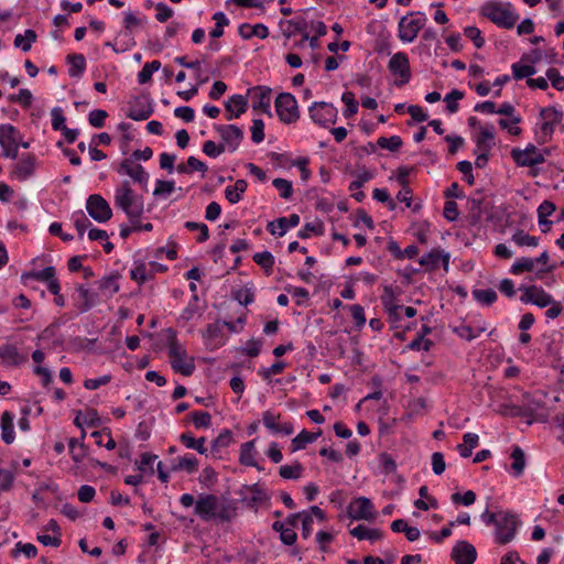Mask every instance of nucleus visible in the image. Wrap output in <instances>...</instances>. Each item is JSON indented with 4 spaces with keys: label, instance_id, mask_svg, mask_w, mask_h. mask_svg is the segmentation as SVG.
<instances>
[{
    "label": "nucleus",
    "instance_id": "nucleus-19",
    "mask_svg": "<svg viewBox=\"0 0 564 564\" xmlns=\"http://www.w3.org/2000/svg\"><path fill=\"white\" fill-rule=\"evenodd\" d=\"M252 101V109L271 116V89L264 86H257L248 90Z\"/></svg>",
    "mask_w": 564,
    "mask_h": 564
},
{
    "label": "nucleus",
    "instance_id": "nucleus-41",
    "mask_svg": "<svg viewBox=\"0 0 564 564\" xmlns=\"http://www.w3.org/2000/svg\"><path fill=\"white\" fill-rule=\"evenodd\" d=\"M521 122L522 117L520 113L510 118H500L498 120L499 127L513 137H519L522 133V129L519 126Z\"/></svg>",
    "mask_w": 564,
    "mask_h": 564
},
{
    "label": "nucleus",
    "instance_id": "nucleus-22",
    "mask_svg": "<svg viewBox=\"0 0 564 564\" xmlns=\"http://www.w3.org/2000/svg\"><path fill=\"white\" fill-rule=\"evenodd\" d=\"M280 414L272 411H265L262 414L263 425L273 434L291 435L294 432L293 424L291 422H280Z\"/></svg>",
    "mask_w": 564,
    "mask_h": 564
},
{
    "label": "nucleus",
    "instance_id": "nucleus-54",
    "mask_svg": "<svg viewBox=\"0 0 564 564\" xmlns=\"http://www.w3.org/2000/svg\"><path fill=\"white\" fill-rule=\"evenodd\" d=\"M533 260L538 276H542V274L550 273L554 270V265L549 264L550 256L546 250H544L539 257L533 258Z\"/></svg>",
    "mask_w": 564,
    "mask_h": 564
},
{
    "label": "nucleus",
    "instance_id": "nucleus-8",
    "mask_svg": "<svg viewBox=\"0 0 564 564\" xmlns=\"http://www.w3.org/2000/svg\"><path fill=\"white\" fill-rule=\"evenodd\" d=\"M549 151H542L533 144H528L524 149H512L511 158L517 165L532 167L545 162V154Z\"/></svg>",
    "mask_w": 564,
    "mask_h": 564
},
{
    "label": "nucleus",
    "instance_id": "nucleus-57",
    "mask_svg": "<svg viewBox=\"0 0 564 564\" xmlns=\"http://www.w3.org/2000/svg\"><path fill=\"white\" fill-rule=\"evenodd\" d=\"M405 173L401 174L398 177V181L402 185V188L399 191L397 195V199L401 203H404L406 207H411L412 204V191L411 188L405 184Z\"/></svg>",
    "mask_w": 564,
    "mask_h": 564
},
{
    "label": "nucleus",
    "instance_id": "nucleus-32",
    "mask_svg": "<svg viewBox=\"0 0 564 564\" xmlns=\"http://www.w3.org/2000/svg\"><path fill=\"white\" fill-rule=\"evenodd\" d=\"M119 172L129 175L133 181L140 184H147L149 181V174L144 171V169L140 164L129 159L124 160L120 164Z\"/></svg>",
    "mask_w": 564,
    "mask_h": 564
},
{
    "label": "nucleus",
    "instance_id": "nucleus-39",
    "mask_svg": "<svg viewBox=\"0 0 564 564\" xmlns=\"http://www.w3.org/2000/svg\"><path fill=\"white\" fill-rule=\"evenodd\" d=\"M132 280L142 284L154 278V270H152L148 263L140 262L135 263L130 271Z\"/></svg>",
    "mask_w": 564,
    "mask_h": 564
},
{
    "label": "nucleus",
    "instance_id": "nucleus-34",
    "mask_svg": "<svg viewBox=\"0 0 564 564\" xmlns=\"http://www.w3.org/2000/svg\"><path fill=\"white\" fill-rule=\"evenodd\" d=\"M322 435V431L317 433H312L306 430H302L292 441H291V453H295L297 451L304 449L308 444L315 442Z\"/></svg>",
    "mask_w": 564,
    "mask_h": 564
},
{
    "label": "nucleus",
    "instance_id": "nucleus-3",
    "mask_svg": "<svg viewBox=\"0 0 564 564\" xmlns=\"http://www.w3.org/2000/svg\"><path fill=\"white\" fill-rule=\"evenodd\" d=\"M167 356L171 362V367L174 371L183 375L191 376L195 370V359L189 356L184 345H182L174 330H167Z\"/></svg>",
    "mask_w": 564,
    "mask_h": 564
},
{
    "label": "nucleus",
    "instance_id": "nucleus-27",
    "mask_svg": "<svg viewBox=\"0 0 564 564\" xmlns=\"http://www.w3.org/2000/svg\"><path fill=\"white\" fill-rule=\"evenodd\" d=\"M300 224V216L292 214L289 217H280L273 221H270L267 226L269 232L273 236L282 237L291 228L296 227Z\"/></svg>",
    "mask_w": 564,
    "mask_h": 564
},
{
    "label": "nucleus",
    "instance_id": "nucleus-63",
    "mask_svg": "<svg viewBox=\"0 0 564 564\" xmlns=\"http://www.w3.org/2000/svg\"><path fill=\"white\" fill-rule=\"evenodd\" d=\"M323 232V226L321 223H308L297 234L301 239H308L312 236H318Z\"/></svg>",
    "mask_w": 564,
    "mask_h": 564
},
{
    "label": "nucleus",
    "instance_id": "nucleus-47",
    "mask_svg": "<svg viewBox=\"0 0 564 564\" xmlns=\"http://www.w3.org/2000/svg\"><path fill=\"white\" fill-rule=\"evenodd\" d=\"M523 272H535L536 268L533 258L522 257L517 259L510 268V273L514 275L522 274Z\"/></svg>",
    "mask_w": 564,
    "mask_h": 564
},
{
    "label": "nucleus",
    "instance_id": "nucleus-51",
    "mask_svg": "<svg viewBox=\"0 0 564 564\" xmlns=\"http://www.w3.org/2000/svg\"><path fill=\"white\" fill-rule=\"evenodd\" d=\"M512 241L520 247H536L540 239L535 236H530L523 230H518L512 235Z\"/></svg>",
    "mask_w": 564,
    "mask_h": 564
},
{
    "label": "nucleus",
    "instance_id": "nucleus-62",
    "mask_svg": "<svg viewBox=\"0 0 564 564\" xmlns=\"http://www.w3.org/2000/svg\"><path fill=\"white\" fill-rule=\"evenodd\" d=\"M377 144L381 149H387V150H390V151H397L402 145V140H401V138L399 135H392L390 138L380 137L377 140Z\"/></svg>",
    "mask_w": 564,
    "mask_h": 564
},
{
    "label": "nucleus",
    "instance_id": "nucleus-4",
    "mask_svg": "<svg viewBox=\"0 0 564 564\" xmlns=\"http://www.w3.org/2000/svg\"><path fill=\"white\" fill-rule=\"evenodd\" d=\"M480 13L482 17L503 29H512L520 18L510 2L500 0H489L485 2L480 7Z\"/></svg>",
    "mask_w": 564,
    "mask_h": 564
},
{
    "label": "nucleus",
    "instance_id": "nucleus-45",
    "mask_svg": "<svg viewBox=\"0 0 564 564\" xmlns=\"http://www.w3.org/2000/svg\"><path fill=\"white\" fill-rule=\"evenodd\" d=\"M36 39L37 35L35 31L28 29L23 33L15 35L14 46L21 48L23 52H29Z\"/></svg>",
    "mask_w": 564,
    "mask_h": 564
},
{
    "label": "nucleus",
    "instance_id": "nucleus-20",
    "mask_svg": "<svg viewBox=\"0 0 564 564\" xmlns=\"http://www.w3.org/2000/svg\"><path fill=\"white\" fill-rule=\"evenodd\" d=\"M152 112L153 109L145 96L133 97L128 102L127 116L133 120H145Z\"/></svg>",
    "mask_w": 564,
    "mask_h": 564
},
{
    "label": "nucleus",
    "instance_id": "nucleus-50",
    "mask_svg": "<svg viewBox=\"0 0 564 564\" xmlns=\"http://www.w3.org/2000/svg\"><path fill=\"white\" fill-rule=\"evenodd\" d=\"M161 68V63L159 61H152L150 63H145L142 69L138 74V83L143 85L151 80L154 72Z\"/></svg>",
    "mask_w": 564,
    "mask_h": 564
},
{
    "label": "nucleus",
    "instance_id": "nucleus-21",
    "mask_svg": "<svg viewBox=\"0 0 564 564\" xmlns=\"http://www.w3.org/2000/svg\"><path fill=\"white\" fill-rule=\"evenodd\" d=\"M239 463L247 467H254L258 470H263L260 464V454L256 447V440L245 442L240 446Z\"/></svg>",
    "mask_w": 564,
    "mask_h": 564
},
{
    "label": "nucleus",
    "instance_id": "nucleus-17",
    "mask_svg": "<svg viewBox=\"0 0 564 564\" xmlns=\"http://www.w3.org/2000/svg\"><path fill=\"white\" fill-rule=\"evenodd\" d=\"M347 513L352 520L370 521L376 518L375 507L369 498L358 497L350 501Z\"/></svg>",
    "mask_w": 564,
    "mask_h": 564
},
{
    "label": "nucleus",
    "instance_id": "nucleus-61",
    "mask_svg": "<svg viewBox=\"0 0 564 564\" xmlns=\"http://www.w3.org/2000/svg\"><path fill=\"white\" fill-rule=\"evenodd\" d=\"M474 297L481 304L490 305L497 301V292L492 289L474 291Z\"/></svg>",
    "mask_w": 564,
    "mask_h": 564
},
{
    "label": "nucleus",
    "instance_id": "nucleus-9",
    "mask_svg": "<svg viewBox=\"0 0 564 564\" xmlns=\"http://www.w3.org/2000/svg\"><path fill=\"white\" fill-rule=\"evenodd\" d=\"M388 69L394 76V84L397 86H403L411 80L410 61L404 52H398L391 56Z\"/></svg>",
    "mask_w": 564,
    "mask_h": 564
},
{
    "label": "nucleus",
    "instance_id": "nucleus-16",
    "mask_svg": "<svg viewBox=\"0 0 564 564\" xmlns=\"http://www.w3.org/2000/svg\"><path fill=\"white\" fill-rule=\"evenodd\" d=\"M214 128L225 145V151L235 152L239 148L243 139L242 129L235 124H216Z\"/></svg>",
    "mask_w": 564,
    "mask_h": 564
},
{
    "label": "nucleus",
    "instance_id": "nucleus-60",
    "mask_svg": "<svg viewBox=\"0 0 564 564\" xmlns=\"http://www.w3.org/2000/svg\"><path fill=\"white\" fill-rule=\"evenodd\" d=\"M53 25L55 29L51 32V35L55 40H61L63 31L68 26V17L65 14H57L53 19Z\"/></svg>",
    "mask_w": 564,
    "mask_h": 564
},
{
    "label": "nucleus",
    "instance_id": "nucleus-53",
    "mask_svg": "<svg viewBox=\"0 0 564 564\" xmlns=\"http://www.w3.org/2000/svg\"><path fill=\"white\" fill-rule=\"evenodd\" d=\"M341 101L345 104L343 111L344 117L350 118L358 111V102L356 101L355 95L351 91H345L341 95Z\"/></svg>",
    "mask_w": 564,
    "mask_h": 564
},
{
    "label": "nucleus",
    "instance_id": "nucleus-24",
    "mask_svg": "<svg viewBox=\"0 0 564 564\" xmlns=\"http://www.w3.org/2000/svg\"><path fill=\"white\" fill-rule=\"evenodd\" d=\"M452 558L456 564H474L477 558V551L469 542L459 541L452 550Z\"/></svg>",
    "mask_w": 564,
    "mask_h": 564
},
{
    "label": "nucleus",
    "instance_id": "nucleus-49",
    "mask_svg": "<svg viewBox=\"0 0 564 564\" xmlns=\"http://www.w3.org/2000/svg\"><path fill=\"white\" fill-rule=\"evenodd\" d=\"M158 456L151 453H143L140 456V459L135 463L137 468L142 474H150L152 475L154 473V463L156 462Z\"/></svg>",
    "mask_w": 564,
    "mask_h": 564
},
{
    "label": "nucleus",
    "instance_id": "nucleus-11",
    "mask_svg": "<svg viewBox=\"0 0 564 564\" xmlns=\"http://www.w3.org/2000/svg\"><path fill=\"white\" fill-rule=\"evenodd\" d=\"M308 113L314 123L326 128L336 122L338 111L329 102L315 101L310 106Z\"/></svg>",
    "mask_w": 564,
    "mask_h": 564
},
{
    "label": "nucleus",
    "instance_id": "nucleus-64",
    "mask_svg": "<svg viewBox=\"0 0 564 564\" xmlns=\"http://www.w3.org/2000/svg\"><path fill=\"white\" fill-rule=\"evenodd\" d=\"M78 296L83 300L80 304V311L84 312L88 310L95 303V294L90 292V290L84 285L77 288Z\"/></svg>",
    "mask_w": 564,
    "mask_h": 564
},
{
    "label": "nucleus",
    "instance_id": "nucleus-30",
    "mask_svg": "<svg viewBox=\"0 0 564 564\" xmlns=\"http://www.w3.org/2000/svg\"><path fill=\"white\" fill-rule=\"evenodd\" d=\"M99 422V416L96 410L86 409L78 411L73 423L82 431V437L86 434V429H94Z\"/></svg>",
    "mask_w": 564,
    "mask_h": 564
},
{
    "label": "nucleus",
    "instance_id": "nucleus-58",
    "mask_svg": "<svg viewBox=\"0 0 564 564\" xmlns=\"http://www.w3.org/2000/svg\"><path fill=\"white\" fill-rule=\"evenodd\" d=\"M272 185L279 191L280 196L283 199H290L293 194V185L285 178H274Z\"/></svg>",
    "mask_w": 564,
    "mask_h": 564
},
{
    "label": "nucleus",
    "instance_id": "nucleus-28",
    "mask_svg": "<svg viewBox=\"0 0 564 564\" xmlns=\"http://www.w3.org/2000/svg\"><path fill=\"white\" fill-rule=\"evenodd\" d=\"M381 303L391 321L401 318L402 306L397 303V297L392 286H384L381 295Z\"/></svg>",
    "mask_w": 564,
    "mask_h": 564
},
{
    "label": "nucleus",
    "instance_id": "nucleus-1",
    "mask_svg": "<svg viewBox=\"0 0 564 564\" xmlns=\"http://www.w3.org/2000/svg\"><path fill=\"white\" fill-rule=\"evenodd\" d=\"M180 503L184 508L194 507V513L203 521L230 522L237 516L234 500L213 494H200L197 499L191 494H183Z\"/></svg>",
    "mask_w": 564,
    "mask_h": 564
},
{
    "label": "nucleus",
    "instance_id": "nucleus-46",
    "mask_svg": "<svg viewBox=\"0 0 564 564\" xmlns=\"http://www.w3.org/2000/svg\"><path fill=\"white\" fill-rule=\"evenodd\" d=\"M198 459L193 454H185L178 458H176V464L174 465L175 470H184L188 474H193L198 468Z\"/></svg>",
    "mask_w": 564,
    "mask_h": 564
},
{
    "label": "nucleus",
    "instance_id": "nucleus-18",
    "mask_svg": "<svg viewBox=\"0 0 564 564\" xmlns=\"http://www.w3.org/2000/svg\"><path fill=\"white\" fill-rule=\"evenodd\" d=\"M449 253L445 252L441 249H432L431 251L424 253L419 263L429 271H434L440 267L447 272L449 267Z\"/></svg>",
    "mask_w": 564,
    "mask_h": 564
},
{
    "label": "nucleus",
    "instance_id": "nucleus-12",
    "mask_svg": "<svg viewBox=\"0 0 564 564\" xmlns=\"http://www.w3.org/2000/svg\"><path fill=\"white\" fill-rule=\"evenodd\" d=\"M519 290L521 292L520 301L523 304L535 305L540 308H544L553 304V296L542 286L522 285Z\"/></svg>",
    "mask_w": 564,
    "mask_h": 564
},
{
    "label": "nucleus",
    "instance_id": "nucleus-15",
    "mask_svg": "<svg viewBox=\"0 0 564 564\" xmlns=\"http://www.w3.org/2000/svg\"><path fill=\"white\" fill-rule=\"evenodd\" d=\"M86 209L89 216L98 223H107L112 217L109 203L98 194H93L87 198Z\"/></svg>",
    "mask_w": 564,
    "mask_h": 564
},
{
    "label": "nucleus",
    "instance_id": "nucleus-2",
    "mask_svg": "<svg viewBox=\"0 0 564 564\" xmlns=\"http://www.w3.org/2000/svg\"><path fill=\"white\" fill-rule=\"evenodd\" d=\"M113 204L116 208L122 210L128 219L141 217L144 213L143 197L137 194L129 182L124 181L118 185L113 194Z\"/></svg>",
    "mask_w": 564,
    "mask_h": 564
},
{
    "label": "nucleus",
    "instance_id": "nucleus-33",
    "mask_svg": "<svg viewBox=\"0 0 564 564\" xmlns=\"http://www.w3.org/2000/svg\"><path fill=\"white\" fill-rule=\"evenodd\" d=\"M239 35L243 40H250L251 37L267 39L269 36V29L263 23L250 24L242 23L239 26Z\"/></svg>",
    "mask_w": 564,
    "mask_h": 564
},
{
    "label": "nucleus",
    "instance_id": "nucleus-6",
    "mask_svg": "<svg viewBox=\"0 0 564 564\" xmlns=\"http://www.w3.org/2000/svg\"><path fill=\"white\" fill-rule=\"evenodd\" d=\"M427 18L421 12H411L398 23V37L402 43H412L425 26Z\"/></svg>",
    "mask_w": 564,
    "mask_h": 564
},
{
    "label": "nucleus",
    "instance_id": "nucleus-55",
    "mask_svg": "<svg viewBox=\"0 0 564 564\" xmlns=\"http://www.w3.org/2000/svg\"><path fill=\"white\" fill-rule=\"evenodd\" d=\"M175 191L174 181L159 180L155 183L153 195L161 198H167Z\"/></svg>",
    "mask_w": 564,
    "mask_h": 564
},
{
    "label": "nucleus",
    "instance_id": "nucleus-42",
    "mask_svg": "<svg viewBox=\"0 0 564 564\" xmlns=\"http://www.w3.org/2000/svg\"><path fill=\"white\" fill-rule=\"evenodd\" d=\"M479 444V436L476 433H465L463 443L457 446L459 455L467 458Z\"/></svg>",
    "mask_w": 564,
    "mask_h": 564
},
{
    "label": "nucleus",
    "instance_id": "nucleus-10",
    "mask_svg": "<svg viewBox=\"0 0 564 564\" xmlns=\"http://www.w3.org/2000/svg\"><path fill=\"white\" fill-rule=\"evenodd\" d=\"M519 520L516 514L509 512H499L496 527V541L500 544H507L516 535Z\"/></svg>",
    "mask_w": 564,
    "mask_h": 564
},
{
    "label": "nucleus",
    "instance_id": "nucleus-36",
    "mask_svg": "<svg viewBox=\"0 0 564 564\" xmlns=\"http://www.w3.org/2000/svg\"><path fill=\"white\" fill-rule=\"evenodd\" d=\"M13 419V414L9 411H4L1 415V437L6 444L13 443L15 438Z\"/></svg>",
    "mask_w": 564,
    "mask_h": 564
},
{
    "label": "nucleus",
    "instance_id": "nucleus-14",
    "mask_svg": "<svg viewBox=\"0 0 564 564\" xmlns=\"http://www.w3.org/2000/svg\"><path fill=\"white\" fill-rule=\"evenodd\" d=\"M326 516L325 512L317 506L311 507L308 510L293 513L290 516V521H294L297 525L299 522L302 524V535L304 539H307L313 531L312 524L314 520L318 522L325 521Z\"/></svg>",
    "mask_w": 564,
    "mask_h": 564
},
{
    "label": "nucleus",
    "instance_id": "nucleus-25",
    "mask_svg": "<svg viewBox=\"0 0 564 564\" xmlns=\"http://www.w3.org/2000/svg\"><path fill=\"white\" fill-rule=\"evenodd\" d=\"M224 323H213L207 325L203 337L205 339V343L207 347L210 350L218 349L219 347L224 346L227 341V337L225 336L223 332Z\"/></svg>",
    "mask_w": 564,
    "mask_h": 564
},
{
    "label": "nucleus",
    "instance_id": "nucleus-26",
    "mask_svg": "<svg viewBox=\"0 0 564 564\" xmlns=\"http://www.w3.org/2000/svg\"><path fill=\"white\" fill-rule=\"evenodd\" d=\"M248 109V99L242 95H232L225 101V118L230 121L242 116Z\"/></svg>",
    "mask_w": 564,
    "mask_h": 564
},
{
    "label": "nucleus",
    "instance_id": "nucleus-35",
    "mask_svg": "<svg viewBox=\"0 0 564 564\" xmlns=\"http://www.w3.org/2000/svg\"><path fill=\"white\" fill-rule=\"evenodd\" d=\"M247 182L245 180H237L234 185H228L225 188V197L230 204H237L241 200L242 195L247 189Z\"/></svg>",
    "mask_w": 564,
    "mask_h": 564
},
{
    "label": "nucleus",
    "instance_id": "nucleus-13",
    "mask_svg": "<svg viewBox=\"0 0 564 564\" xmlns=\"http://www.w3.org/2000/svg\"><path fill=\"white\" fill-rule=\"evenodd\" d=\"M20 132L11 124L0 126V145L2 156L15 159L18 156Z\"/></svg>",
    "mask_w": 564,
    "mask_h": 564
},
{
    "label": "nucleus",
    "instance_id": "nucleus-38",
    "mask_svg": "<svg viewBox=\"0 0 564 564\" xmlns=\"http://www.w3.org/2000/svg\"><path fill=\"white\" fill-rule=\"evenodd\" d=\"M510 458L512 459V463L510 466V471H511L512 476L520 477L523 474L524 468H525L524 452L519 446H514L511 452Z\"/></svg>",
    "mask_w": 564,
    "mask_h": 564
},
{
    "label": "nucleus",
    "instance_id": "nucleus-37",
    "mask_svg": "<svg viewBox=\"0 0 564 564\" xmlns=\"http://www.w3.org/2000/svg\"><path fill=\"white\" fill-rule=\"evenodd\" d=\"M52 128L54 130H61L64 133L66 141L70 142V129L66 126V117L64 111L59 107H55L51 110Z\"/></svg>",
    "mask_w": 564,
    "mask_h": 564
},
{
    "label": "nucleus",
    "instance_id": "nucleus-40",
    "mask_svg": "<svg viewBox=\"0 0 564 564\" xmlns=\"http://www.w3.org/2000/svg\"><path fill=\"white\" fill-rule=\"evenodd\" d=\"M350 534L358 539L359 541H362V540H368V541H371V542H375L377 540H380L382 534H381V531L378 530V529H372V528H368L366 525H362V524H359L357 527H355L351 531H350Z\"/></svg>",
    "mask_w": 564,
    "mask_h": 564
},
{
    "label": "nucleus",
    "instance_id": "nucleus-23",
    "mask_svg": "<svg viewBox=\"0 0 564 564\" xmlns=\"http://www.w3.org/2000/svg\"><path fill=\"white\" fill-rule=\"evenodd\" d=\"M495 127L491 123L479 124L475 135L478 152H489L495 145Z\"/></svg>",
    "mask_w": 564,
    "mask_h": 564
},
{
    "label": "nucleus",
    "instance_id": "nucleus-31",
    "mask_svg": "<svg viewBox=\"0 0 564 564\" xmlns=\"http://www.w3.org/2000/svg\"><path fill=\"white\" fill-rule=\"evenodd\" d=\"M273 530L280 533L281 541L286 545H292L296 541L294 521H290V516L284 521H275L272 525Z\"/></svg>",
    "mask_w": 564,
    "mask_h": 564
},
{
    "label": "nucleus",
    "instance_id": "nucleus-5",
    "mask_svg": "<svg viewBox=\"0 0 564 564\" xmlns=\"http://www.w3.org/2000/svg\"><path fill=\"white\" fill-rule=\"evenodd\" d=\"M562 117L563 113L553 107H545L540 110V116L534 127L538 144H545L551 141L554 129L561 122Z\"/></svg>",
    "mask_w": 564,
    "mask_h": 564
},
{
    "label": "nucleus",
    "instance_id": "nucleus-48",
    "mask_svg": "<svg viewBox=\"0 0 564 564\" xmlns=\"http://www.w3.org/2000/svg\"><path fill=\"white\" fill-rule=\"evenodd\" d=\"M0 358L10 365H19L22 360L18 348L11 344L0 346Z\"/></svg>",
    "mask_w": 564,
    "mask_h": 564
},
{
    "label": "nucleus",
    "instance_id": "nucleus-44",
    "mask_svg": "<svg viewBox=\"0 0 564 564\" xmlns=\"http://www.w3.org/2000/svg\"><path fill=\"white\" fill-rule=\"evenodd\" d=\"M180 441L186 448L195 449L203 455L207 454L204 437L195 438L191 433H182L180 435Z\"/></svg>",
    "mask_w": 564,
    "mask_h": 564
},
{
    "label": "nucleus",
    "instance_id": "nucleus-43",
    "mask_svg": "<svg viewBox=\"0 0 564 564\" xmlns=\"http://www.w3.org/2000/svg\"><path fill=\"white\" fill-rule=\"evenodd\" d=\"M303 474H304V466L299 462H294L291 465H282L279 468L280 477H282L283 479H288V480L300 479V478H302Z\"/></svg>",
    "mask_w": 564,
    "mask_h": 564
},
{
    "label": "nucleus",
    "instance_id": "nucleus-59",
    "mask_svg": "<svg viewBox=\"0 0 564 564\" xmlns=\"http://www.w3.org/2000/svg\"><path fill=\"white\" fill-rule=\"evenodd\" d=\"M193 424L197 429H208L212 425V416L205 411H194L191 413Z\"/></svg>",
    "mask_w": 564,
    "mask_h": 564
},
{
    "label": "nucleus",
    "instance_id": "nucleus-29",
    "mask_svg": "<svg viewBox=\"0 0 564 564\" xmlns=\"http://www.w3.org/2000/svg\"><path fill=\"white\" fill-rule=\"evenodd\" d=\"M35 169V158L32 154H26L22 156L21 160L13 165V170L11 172L12 177L19 181L28 180L33 173Z\"/></svg>",
    "mask_w": 564,
    "mask_h": 564
},
{
    "label": "nucleus",
    "instance_id": "nucleus-7",
    "mask_svg": "<svg viewBox=\"0 0 564 564\" xmlns=\"http://www.w3.org/2000/svg\"><path fill=\"white\" fill-rule=\"evenodd\" d=\"M275 112L283 123L291 124L299 120L300 110L297 101L290 93H281L275 98Z\"/></svg>",
    "mask_w": 564,
    "mask_h": 564
},
{
    "label": "nucleus",
    "instance_id": "nucleus-56",
    "mask_svg": "<svg viewBox=\"0 0 564 564\" xmlns=\"http://www.w3.org/2000/svg\"><path fill=\"white\" fill-rule=\"evenodd\" d=\"M512 75L516 79H522L530 77L536 73V69L532 65H525L521 63H513L511 65Z\"/></svg>",
    "mask_w": 564,
    "mask_h": 564
},
{
    "label": "nucleus",
    "instance_id": "nucleus-52",
    "mask_svg": "<svg viewBox=\"0 0 564 564\" xmlns=\"http://www.w3.org/2000/svg\"><path fill=\"white\" fill-rule=\"evenodd\" d=\"M213 20L215 21V26L209 32V35L214 39H218L223 36L224 29L229 24V20L224 12H216L213 15Z\"/></svg>",
    "mask_w": 564,
    "mask_h": 564
}]
</instances>
